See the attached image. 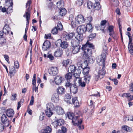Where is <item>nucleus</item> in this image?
Masks as SVG:
<instances>
[{
  "label": "nucleus",
  "instance_id": "nucleus-46",
  "mask_svg": "<svg viewBox=\"0 0 133 133\" xmlns=\"http://www.w3.org/2000/svg\"><path fill=\"white\" fill-rule=\"evenodd\" d=\"M58 30H62L63 28V25L60 22H59L57 24Z\"/></svg>",
  "mask_w": 133,
  "mask_h": 133
},
{
  "label": "nucleus",
  "instance_id": "nucleus-31",
  "mask_svg": "<svg viewBox=\"0 0 133 133\" xmlns=\"http://www.w3.org/2000/svg\"><path fill=\"white\" fill-rule=\"evenodd\" d=\"M85 76L83 78L84 79L85 82L86 83H88L89 82L91 78V76L90 75L88 74L84 75Z\"/></svg>",
  "mask_w": 133,
  "mask_h": 133
},
{
  "label": "nucleus",
  "instance_id": "nucleus-18",
  "mask_svg": "<svg viewBox=\"0 0 133 133\" xmlns=\"http://www.w3.org/2000/svg\"><path fill=\"white\" fill-rule=\"evenodd\" d=\"M6 115L9 117H12L14 115V111L11 109H9L6 111Z\"/></svg>",
  "mask_w": 133,
  "mask_h": 133
},
{
  "label": "nucleus",
  "instance_id": "nucleus-64",
  "mask_svg": "<svg viewBox=\"0 0 133 133\" xmlns=\"http://www.w3.org/2000/svg\"><path fill=\"white\" fill-rule=\"evenodd\" d=\"M62 131L63 133H65L66 132L67 129L64 127H62L61 128Z\"/></svg>",
  "mask_w": 133,
  "mask_h": 133
},
{
  "label": "nucleus",
  "instance_id": "nucleus-51",
  "mask_svg": "<svg viewBox=\"0 0 133 133\" xmlns=\"http://www.w3.org/2000/svg\"><path fill=\"white\" fill-rule=\"evenodd\" d=\"M6 42V39L4 37L0 38V44L2 45Z\"/></svg>",
  "mask_w": 133,
  "mask_h": 133
},
{
  "label": "nucleus",
  "instance_id": "nucleus-57",
  "mask_svg": "<svg viewBox=\"0 0 133 133\" xmlns=\"http://www.w3.org/2000/svg\"><path fill=\"white\" fill-rule=\"evenodd\" d=\"M4 127H5L4 124L3 125L2 123H0V132H2L3 131L4 129Z\"/></svg>",
  "mask_w": 133,
  "mask_h": 133
},
{
  "label": "nucleus",
  "instance_id": "nucleus-23",
  "mask_svg": "<svg viewBox=\"0 0 133 133\" xmlns=\"http://www.w3.org/2000/svg\"><path fill=\"white\" fill-rule=\"evenodd\" d=\"M79 42L76 39H72L71 41V47L76 46L77 45H79Z\"/></svg>",
  "mask_w": 133,
  "mask_h": 133
},
{
  "label": "nucleus",
  "instance_id": "nucleus-12",
  "mask_svg": "<svg viewBox=\"0 0 133 133\" xmlns=\"http://www.w3.org/2000/svg\"><path fill=\"white\" fill-rule=\"evenodd\" d=\"M56 91L58 95H63L65 94V89L63 87L60 86L57 88Z\"/></svg>",
  "mask_w": 133,
  "mask_h": 133
},
{
  "label": "nucleus",
  "instance_id": "nucleus-6",
  "mask_svg": "<svg viewBox=\"0 0 133 133\" xmlns=\"http://www.w3.org/2000/svg\"><path fill=\"white\" fill-rule=\"evenodd\" d=\"M88 64L86 62H84L81 65V67L83 69V73L84 75L88 74L90 69L89 67H87Z\"/></svg>",
  "mask_w": 133,
  "mask_h": 133
},
{
  "label": "nucleus",
  "instance_id": "nucleus-14",
  "mask_svg": "<svg viewBox=\"0 0 133 133\" xmlns=\"http://www.w3.org/2000/svg\"><path fill=\"white\" fill-rule=\"evenodd\" d=\"M70 92L71 93L74 94H76L78 91V89L77 85H73L70 88Z\"/></svg>",
  "mask_w": 133,
  "mask_h": 133
},
{
  "label": "nucleus",
  "instance_id": "nucleus-61",
  "mask_svg": "<svg viewBox=\"0 0 133 133\" xmlns=\"http://www.w3.org/2000/svg\"><path fill=\"white\" fill-rule=\"evenodd\" d=\"M52 125L54 126L55 128L56 127L59 126L58 122L57 121H55L52 123Z\"/></svg>",
  "mask_w": 133,
  "mask_h": 133
},
{
  "label": "nucleus",
  "instance_id": "nucleus-35",
  "mask_svg": "<svg viewBox=\"0 0 133 133\" xmlns=\"http://www.w3.org/2000/svg\"><path fill=\"white\" fill-rule=\"evenodd\" d=\"M54 109V107L52 103H49L46 105V109L52 110Z\"/></svg>",
  "mask_w": 133,
  "mask_h": 133
},
{
  "label": "nucleus",
  "instance_id": "nucleus-63",
  "mask_svg": "<svg viewBox=\"0 0 133 133\" xmlns=\"http://www.w3.org/2000/svg\"><path fill=\"white\" fill-rule=\"evenodd\" d=\"M34 102V97L33 96L31 98V99L30 103L29 105H32L33 104Z\"/></svg>",
  "mask_w": 133,
  "mask_h": 133
},
{
  "label": "nucleus",
  "instance_id": "nucleus-5",
  "mask_svg": "<svg viewBox=\"0 0 133 133\" xmlns=\"http://www.w3.org/2000/svg\"><path fill=\"white\" fill-rule=\"evenodd\" d=\"M31 4V2L30 1H28L26 4V7L27 8L28 6V7L27 9L26 10L25 14L23 15L24 17H25L26 18V26H28L29 24V20L30 19V4Z\"/></svg>",
  "mask_w": 133,
  "mask_h": 133
},
{
  "label": "nucleus",
  "instance_id": "nucleus-48",
  "mask_svg": "<svg viewBox=\"0 0 133 133\" xmlns=\"http://www.w3.org/2000/svg\"><path fill=\"white\" fill-rule=\"evenodd\" d=\"M87 7L89 9H91L94 6L92 5V3L90 1H89L87 3Z\"/></svg>",
  "mask_w": 133,
  "mask_h": 133
},
{
  "label": "nucleus",
  "instance_id": "nucleus-50",
  "mask_svg": "<svg viewBox=\"0 0 133 133\" xmlns=\"http://www.w3.org/2000/svg\"><path fill=\"white\" fill-rule=\"evenodd\" d=\"M70 62V61L69 59H68L65 60H64L63 62V65L66 66Z\"/></svg>",
  "mask_w": 133,
  "mask_h": 133
},
{
  "label": "nucleus",
  "instance_id": "nucleus-58",
  "mask_svg": "<svg viewBox=\"0 0 133 133\" xmlns=\"http://www.w3.org/2000/svg\"><path fill=\"white\" fill-rule=\"evenodd\" d=\"M76 3L79 6H81L82 5L83 3V0H77Z\"/></svg>",
  "mask_w": 133,
  "mask_h": 133
},
{
  "label": "nucleus",
  "instance_id": "nucleus-56",
  "mask_svg": "<svg viewBox=\"0 0 133 133\" xmlns=\"http://www.w3.org/2000/svg\"><path fill=\"white\" fill-rule=\"evenodd\" d=\"M38 86L37 87L36 85H33L32 88L33 92L34 91H35V92H37L38 91Z\"/></svg>",
  "mask_w": 133,
  "mask_h": 133
},
{
  "label": "nucleus",
  "instance_id": "nucleus-49",
  "mask_svg": "<svg viewBox=\"0 0 133 133\" xmlns=\"http://www.w3.org/2000/svg\"><path fill=\"white\" fill-rule=\"evenodd\" d=\"M15 68L13 66H11L9 67V73L10 74H11L13 73L15 71Z\"/></svg>",
  "mask_w": 133,
  "mask_h": 133
},
{
  "label": "nucleus",
  "instance_id": "nucleus-30",
  "mask_svg": "<svg viewBox=\"0 0 133 133\" xmlns=\"http://www.w3.org/2000/svg\"><path fill=\"white\" fill-rule=\"evenodd\" d=\"M78 83L79 86L81 87H84L86 85V82L83 81L82 79L79 78L78 81Z\"/></svg>",
  "mask_w": 133,
  "mask_h": 133
},
{
  "label": "nucleus",
  "instance_id": "nucleus-22",
  "mask_svg": "<svg viewBox=\"0 0 133 133\" xmlns=\"http://www.w3.org/2000/svg\"><path fill=\"white\" fill-rule=\"evenodd\" d=\"M51 130V128L50 127L48 126L44 129L42 130L40 133H50Z\"/></svg>",
  "mask_w": 133,
  "mask_h": 133
},
{
  "label": "nucleus",
  "instance_id": "nucleus-41",
  "mask_svg": "<svg viewBox=\"0 0 133 133\" xmlns=\"http://www.w3.org/2000/svg\"><path fill=\"white\" fill-rule=\"evenodd\" d=\"M96 36V33H91L89 36V40H91L94 39Z\"/></svg>",
  "mask_w": 133,
  "mask_h": 133
},
{
  "label": "nucleus",
  "instance_id": "nucleus-3",
  "mask_svg": "<svg viewBox=\"0 0 133 133\" xmlns=\"http://www.w3.org/2000/svg\"><path fill=\"white\" fill-rule=\"evenodd\" d=\"M102 57L98 59L97 60V62L99 63V64L101 66H102L103 69L100 70L98 72V74L99 76H100L101 78H103L104 77L105 74V71L104 69H103L105 67V61L106 58V55L105 54H102Z\"/></svg>",
  "mask_w": 133,
  "mask_h": 133
},
{
  "label": "nucleus",
  "instance_id": "nucleus-1",
  "mask_svg": "<svg viewBox=\"0 0 133 133\" xmlns=\"http://www.w3.org/2000/svg\"><path fill=\"white\" fill-rule=\"evenodd\" d=\"M95 49L94 45L88 41L85 44L82 45L81 48L84 51L83 57L85 59H87L89 58V56L92 54V49Z\"/></svg>",
  "mask_w": 133,
  "mask_h": 133
},
{
  "label": "nucleus",
  "instance_id": "nucleus-62",
  "mask_svg": "<svg viewBox=\"0 0 133 133\" xmlns=\"http://www.w3.org/2000/svg\"><path fill=\"white\" fill-rule=\"evenodd\" d=\"M102 78H101L100 76H99V75L98 74V75H95L94 77L95 80L96 81L98 80L99 78L101 79Z\"/></svg>",
  "mask_w": 133,
  "mask_h": 133
},
{
  "label": "nucleus",
  "instance_id": "nucleus-13",
  "mask_svg": "<svg viewBox=\"0 0 133 133\" xmlns=\"http://www.w3.org/2000/svg\"><path fill=\"white\" fill-rule=\"evenodd\" d=\"M74 35L75 34L73 32L69 34L66 33L64 35L63 37L64 39L66 40H69L72 38Z\"/></svg>",
  "mask_w": 133,
  "mask_h": 133
},
{
  "label": "nucleus",
  "instance_id": "nucleus-54",
  "mask_svg": "<svg viewBox=\"0 0 133 133\" xmlns=\"http://www.w3.org/2000/svg\"><path fill=\"white\" fill-rule=\"evenodd\" d=\"M58 122V124L59 126H61L63 125L64 124V120L62 119H60L57 120Z\"/></svg>",
  "mask_w": 133,
  "mask_h": 133
},
{
  "label": "nucleus",
  "instance_id": "nucleus-55",
  "mask_svg": "<svg viewBox=\"0 0 133 133\" xmlns=\"http://www.w3.org/2000/svg\"><path fill=\"white\" fill-rule=\"evenodd\" d=\"M14 65L15 68L16 69H18L19 67V64L17 61H14Z\"/></svg>",
  "mask_w": 133,
  "mask_h": 133
},
{
  "label": "nucleus",
  "instance_id": "nucleus-37",
  "mask_svg": "<svg viewBox=\"0 0 133 133\" xmlns=\"http://www.w3.org/2000/svg\"><path fill=\"white\" fill-rule=\"evenodd\" d=\"M95 2L96 4H94V8L96 10H98L101 8V6L100 4L98 2H97L96 1Z\"/></svg>",
  "mask_w": 133,
  "mask_h": 133
},
{
  "label": "nucleus",
  "instance_id": "nucleus-2",
  "mask_svg": "<svg viewBox=\"0 0 133 133\" xmlns=\"http://www.w3.org/2000/svg\"><path fill=\"white\" fill-rule=\"evenodd\" d=\"M67 116L69 119L72 120V122L74 125L77 126L79 129H84L83 125L81 124L82 120L81 119L79 120V116L75 115L72 112H69L67 113Z\"/></svg>",
  "mask_w": 133,
  "mask_h": 133
},
{
  "label": "nucleus",
  "instance_id": "nucleus-21",
  "mask_svg": "<svg viewBox=\"0 0 133 133\" xmlns=\"http://www.w3.org/2000/svg\"><path fill=\"white\" fill-rule=\"evenodd\" d=\"M114 27L112 25H110L108 28V30L110 33L109 35L112 36V37L114 38Z\"/></svg>",
  "mask_w": 133,
  "mask_h": 133
},
{
  "label": "nucleus",
  "instance_id": "nucleus-60",
  "mask_svg": "<svg viewBox=\"0 0 133 133\" xmlns=\"http://www.w3.org/2000/svg\"><path fill=\"white\" fill-rule=\"evenodd\" d=\"M9 30H10L3 29V31H2L3 32V33L5 34H9Z\"/></svg>",
  "mask_w": 133,
  "mask_h": 133
},
{
  "label": "nucleus",
  "instance_id": "nucleus-7",
  "mask_svg": "<svg viewBox=\"0 0 133 133\" xmlns=\"http://www.w3.org/2000/svg\"><path fill=\"white\" fill-rule=\"evenodd\" d=\"M50 74L53 76H55L58 73V70L57 67H51L48 70Z\"/></svg>",
  "mask_w": 133,
  "mask_h": 133
},
{
  "label": "nucleus",
  "instance_id": "nucleus-39",
  "mask_svg": "<svg viewBox=\"0 0 133 133\" xmlns=\"http://www.w3.org/2000/svg\"><path fill=\"white\" fill-rule=\"evenodd\" d=\"M122 129L127 131L130 132L131 130V128L127 125L123 126L122 127Z\"/></svg>",
  "mask_w": 133,
  "mask_h": 133
},
{
  "label": "nucleus",
  "instance_id": "nucleus-53",
  "mask_svg": "<svg viewBox=\"0 0 133 133\" xmlns=\"http://www.w3.org/2000/svg\"><path fill=\"white\" fill-rule=\"evenodd\" d=\"M92 19L91 16H89L86 18L85 19V21H86L87 22L90 23L92 21Z\"/></svg>",
  "mask_w": 133,
  "mask_h": 133
},
{
  "label": "nucleus",
  "instance_id": "nucleus-45",
  "mask_svg": "<svg viewBox=\"0 0 133 133\" xmlns=\"http://www.w3.org/2000/svg\"><path fill=\"white\" fill-rule=\"evenodd\" d=\"M62 41L61 39H59L57 40L55 42V44L58 47L61 46Z\"/></svg>",
  "mask_w": 133,
  "mask_h": 133
},
{
  "label": "nucleus",
  "instance_id": "nucleus-40",
  "mask_svg": "<svg viewBox=\"0 0 133 133\" xmlns=\"http://www.w3.org/2000/svg\"><path fill=\"white\" fill-rule=\"evenodd\" d=\"M68 43L66 41H64L62 42L61 46L62 48L65 49L68 46Z\"/></svg>",
  "mask_w": 133,
  "mask_h": 133
},
{
  "label": "nucleus",
  "instance_id": "nucleus-47",
  "mask_svg": "<svg viewBox=\"0 0 133 133\" xmlns=\"http://www.w3.org/2000/svg\"><path fill=\"white\" fill-rule=\"evenodd\" d=\"M71 24L72 27L74 28L77 27L78 24H79L78 23V22L76 23V22H73V21H72Z\"/></svg>",
  "mask_w": 133,
  "mask_h": 133
},
{
  "label": "nucleus",
  "instance_id": "nucleus-25",
  "mask_svg": "<svg viewBox=\"0 0 133 133\" xmlns=\"http://www.w3.org/2000/svg\"><path fill=\"white\" fill-rule=\"evenodd\" d=\"M86 32L89 33L93 31V27L90 23L88 24L86 26H85Z\"/></svg>",
  "mask_w": 133,
  "mask_h": 133
},
{
  "label": "nucleus",
  "instance_id": "nucleus-9",
  "mask_svg": "<svg viewBox=\"0 0 133 133\" xmlns=\"http://www.w3.org/2000/svg\"><path fill=\"white\" fill-rule=\"evenodd\" d=\"M85 28V25H82L78 26L77 30V34H83V33L86 32Z\"/></svg>",
  "mask_w": 133,
  "mask_h": 133
},
{
  "label": "nucleus",
  "instance_id": "nucleus-52",
  "mask_svg": "<svg viewBox=\"0 0 133 133\" xmlns=\"http://www.w3.org/2000/svg\"><path fill=\"white\" fill-rule=\"evenodd\" d=\"M111 2L114 5L117 6L118 5V2L117 0H110Z\"/></svg>",
  "mask_w": 133,
  "mask_h": 133
},
{
  "label": "nucleus",
  "instance_id": "nucleus-36",
  "mask_svg": "<svg viewBox=\"0 0 133 133\" xmlns=\"http://www.w3.org/2000/svg\"><path fill=\"white\" fill-rule=\"evenodd\" d=\"M52 111L51 110L46 109L45 111V113L46 115L49 117H50L53 114Z\"/></svg>",
  "mask_w": 133,
  "mask_h": 133
},
{
  "label": "nucleus",
  "instance_id": "nucleus-15",
  "mask_svg": "<svg viewBox=\"0 0 133 133\" xmlns=\"http://www.w3.org/2000/svg\"><path fill=\"white\" fill-rule=\"evenodd\" d=\"M13 3L12 0H6L5 2V6L7 7V10H9L10 8H12Z\"/></svg>",
  "mask_w": 133,
  "mask_h": 133
},
{
  "label": "nucleus",
  "instance_id": "nucleus-44",
  "mask_svg": "<svg viewBox=\"0 0 133 133\" xmlns=\"http://www.w3.org/2000/svg\"><path fill=\"white\" fill-rule=\"evenodd\" d=\"M17 96V94H12L11 96L10 97V99L12 101H15L17 99L16 97Z\"/></svg>",
  "mask_w": 133,
  "mask_h": 133
},
{
  "label": "nucleus",
  "instance_id": "nucleus-29",
  "mask_svg": "<svg viewBox=\"0 0 133 133\" xmlns=\"http://www.w3.org/2000/svg\"><path fill=\"white\" fill-rule=\"evenodd\" d=\"M131 42L132 41H131L130 42L129 41L128 48L130 53L132 54H133V44H131Z\"/></svg>",
  "mask_w": 133,
  "mask_h": 133
},
{
  "label": "nucleus",
  "instance_id": "nucleus-10",
  "mask_svg": "<svg viewBox=\"0 0 133 133\" xmlns=\"http://www.w3.org/2000/svg\"><path fill=\"white\" fill-rule=\"evenodd\" d=\"M76 21L78 23L81 24L84 22L85 19L84 16L81 15H78L75 18Z\"/></svg>",
  "mask_w": 133,
  "mask_h": 133
},
{
  "label": "nucleus",
  "instance_id": "nucleus-17",
  "mask_svg": "<svg viewBox=\"0 0 133 133\" xmlns=\"http://www.w3.org/2000/svg\"><path fill=\"white\" fill-rule=\"evenodd\" d=\"M59 100V96L58 94L55 93L52 95L51 100L52 102L57 103L58 102Z\"/></svg>",
  "mask_w": 133,
  "mask_h": 133
},
{
  "label": "nucleus",
  "instance_id": "nucleus-16",
  "mask_svg": "<svg viewBox=\"0 0 133 133\" xmlns=\"http://www.w3.org/2000/svg\"><path fill=\"white\" fill-rule=\"evenodd\" d=\"M80 45L71 47L72 51V53L76 54L78 53L80 49Z\"/></svg>",
  "mask_w": 133,
  "mask_h": 133
},
{
  "label": "nucleus",
  "instance_id": "nucleus-34",
  "mask_svg": "<svg viewBox=\"0 0 133 133\" xmlns=\"http://www.w3.org/2000/svg\"><path fill=\"white\" fill-rule=\"evenodd\" d=\"M107 22V21L105 20H104L102 21L101 23V29L103 32H104V29L105 27L104 26L105 25Z\"/></svg>",
  "mask_w": 133,
  "mask_h": 133
},
{
  "label": "nucleus",
  "instance_id": "nucleus-32",
  "mask_svg": "<svg viewBox=\"0 0 133 133\" xmlns=\"http://www.w3.org/2000/svg\"><path fill=\"white\" fill-rule=\"evenodd\" d=\"M72 74L71 73L69 72L66 74L65 75V78L66 80L71 81L72 78Z\"/></svg>",
  "mask_w": 133,
  "mask_h": 133
},
{
  "label": "nucleus",
  "instance_id": "nucleus-4",
  "mask_svg": "<svg viewBox=\"0 0 133 133\" xmlns=\"http://www.w3.org/2000/svg\"><path fill=\"white\" fill-rule=\"evenodd\" d=\"M71 96L69 94H67L65 95L64 97L65 101H66L68 103L73 104L75 107H77L79 106V103L77 99V97H75L72 98L71 102L70 99L71 98Z\"/></svg>",
  "mask_w": 133,
  "mask_h": 133
},
{
  "label": "nucleus",
  "instance_id": "nucleus-19",
  "mask_svg": "<svg viewBox=\"0 0 133 133\" xmlns=\"http://www.w3.org/2000/svg\"><path fill=\"white\" fill-rule=\"evenodd\" d=\"M63 53V51L61 49H59L56 50L54 52V55L56 57H61Z\"/></svg>",
  "mask_w": 133,
  "mask_h": 133
},
{
  "label": "nucleus",
  "instance_id": "nucleus-33",
  "mask_svg": "<svg viewBox=\"0 0 133 133\" xmlns=\"http://www.w3.org/2000/svg\"><path fill=\"white\" fill-rule=\"evenodd\" d=\"M66 10L64 8H62L60 9L59 12L60 15L62 16H64L66 14Z\"/></svg>",
  "mask_w": 133,
  "mask_h": 133
},
{
  "label": "nucleus",
  "instance_id": "nucleus-8",
  "mask_svg": "<svg viewBox=\"0 0 133 133\" xmlns=\"http://www.w3.org/2000/svg\"><path fill=\"white\" fill-rule=\"evenodd\" d=\"M1 121L5 127H8L10 124L9 120H8L5 114L3 115L1 117Z\"/></svg>",
  "mask_w": 133,
  "mask_h": 133
},
{
  "label": "nucleus",
  "instance_id": "nucleus-27",
  "mask_svg": "<svg viewBox=\"0 0 133 133\" xmlns=\"http://www.w3.org/2000/svg\"><path fill=\"white\" fill-rule=\"evenodd\" d=\"M76 69L75 66L74 65H71L69 66L68 69V71L69 72L74 74Z\"/></svg>",
  "mask_w": 133,
  "mask_h": 133
},
{
  "label": "nucleus",
  "instance_id": "nucleus-42",
  "mask_svg": "<svg viewBox=\"0 0 133 133\" xmlns=\"http://www.w3.org/2000/svg\"><path fill=\"white\" fill-rule=\"evenodd\" d=\"M57 6L58 8H61L63 7L64 5L63 1H60L58 2L57 3Z\"/></svg>",
  "mask_w": 133,
  "mask_h": 133
},
{
  "label": "nucleus",
  "instance_id": "nucleus-59",
  "mask_svg": "<svg viewBox=\"0 0 133 133\" xmlns=\"http://www.w3.org/2000/svg\"><path fill=\"white\" fill-rule=\"evenodd\" d=\"M47 58H49L51 61L53 60L54 59V56L51 54H50L47 56Z\"/></svg>",
  "mask_w": 133,
  "mask_h": 133
},
{
  "label": "nucleus",
  "instance_id": "nucleus-24",
  "mask_svg": "<svg viewBox=\"0 0 133 133\" xmlns=\"http://www.w3.org/2000/svg\"><path fill=\"white\" fill-rule=\"evenodd\" d=\"M62 77L57 76L55 78V81L57 85H59L62 82Z\"/></svg>",
  "mask_w": 133,
  "mask_h": 133
},
{
  "label": "nucleus",
  "instance_id": "nucleus-26",
  "mask_svg": "<svg viewBox=\"0 0 133 133\" xmlns=\"http://www.w3.org/2000/svg\"><path fill=\"white\" fill-rule=\"evenodd\" d=\"M74 35H75V37L76 39L78 40L79 42L83 40V34H77V32Z\"/></svg>",
  "mask_w": 133,
  "mask_h": 133
},
{
  "label": "nucleus",
  "instance_id": "nucleus-43",
  "mask_svg": "<svg viewBox=\"0 0 133 133\" xmlns=\"http://www.w3.org/2000/svg\"><path fill=\"white\" fill-rule=\"evenodd\" d=\"M58 29L56 26L52 29L51 30V33L53 34H56L58 32Z\"/></svg>",
  "mask_w": 133,
  "mask_h": 133
},
{
  "label": "nucleus",
  "instance_id": "nucleus-11",
  "mask_svg": "<svg viewBox=\"0 0 133 133\" xmlns=\"http://www.w3.org/2000/svg\"><path fill=\"white\" fill-rule=\"evenodd\" d=\"M50 42L48 41H46L43 44L42 49L44 51L47 50L50 47Z\"/></svg>",
  "mask_w": 133,
  "mask_h": 133
},
{
  "label": "nucleus",
  "instance_id": "nucleus-38",
  "mask_svg": "<svg viewBox=\"0 0 133 133\" xmlns=\"http://www.w3.org/2000/svg\"><path fill=\"white\" fill-rule=\"evenodd\" d=\"M73 85V84H72L71 81L66 80L65 86L66 88H70V87L72 86Z\"/></svg>",
  "mask_w": 133,
  "mask_h": 133
},
{
  "label": "nucleus",
  "instance_id": "nucleus-28",
  "mask_svg": "<svg viewBox=\"0 0 133 133\" xmlns=\"http://www.w3.org/2000/svg\"><path fill=\"white\" fill-rule=\"evenodd\" d=\"M81 72V70L79 69H76L75 71L74 74L75 77L77 78H78Z\"/></svg>",
  "mask_w": 133,
  "mask_h": 133
},
{
  "label": "nucleus",
  "instance_id": "nucleus-20",
  "mask_svg": "<svg viewBox=\"0 0 133 133\" xmlns=\"http://www.w3.org/2000/svg\"><path fill=\"white\" fill-rule=\"evenodd\" d=\"M56 111L58 115H62L64 114L65 113L63 109L59 106L56 107Z\"/></svg>",
  "mask_w": 133,
  "mask_h": 133
}]
</instances>
